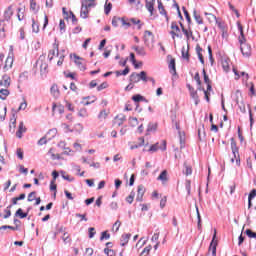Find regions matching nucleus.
Here are the masks:
<instances>
[{"label":"nucleus","instance_id":"nucleus-1","mask_svg":"<svg viewBox=\"0 0 256 256\" xmlns=\"http://www.w3.org/2000/svg\"><path fill=\"white\" fill-rule=\"evenodd\" d=\"M81 3L80 17H82V19H87L91 7H95V0H82Z\"/></svg>","mask_w":256,"mask_h":256},{"label":"nucleus","instance_id":"nucleus-2","mask_svg":"<svg viewBox=\"0 0 256 256\" xmlns=\"http://www.w3.org/2000/svg\"><path fill=\"white\" fill-rule=\"evenodd\" d=\"M120 23L121 26L124 27V29H129L131 25H138V29H141L143 27V24H141V20L137 18L121 17Z\"/></svg>","mask_w":256,"mask_h":256},{"label":"nucleus","instance_id":"nucleus-3","mask_svg":"<svg viewBox=\"0 0 256 256\" xmlns=\"http://www.w3.org/2000/svg\"><path fill=\"white\" fill-rule=\"evenodd\" d=\"M143 41L148 49H153V47H155V35L153 32L149 30L144 31Z\"/></svg>","mask_w":256,"mask_h":256},{"label":"nucleus","instance_id":"nucleus-4","mask_svg":"<svg viewBox=\"0 0 256 256\" xmlns=\"http://www.w3.org/2000/svg\"><path fill=\"white\" fill-rule=\"evenodd\" d=\"M37 65L40 66L41 75H47L49 71V64H47V60L45 55H41L37 60Z\"/></svg>","mask_w":256,"mask_h":256},{"label":"nucleus","instance_id":"nucleus-5","mask_svg":"<svg viewBox=\"0 0 256 256\" xmlns=\"http://www.w3.org/2000/svg\"><path fill=\"white\" fill-rule=\"evenodd\" d=\"M231 150L234 155V158L236 159V165L238 167H241V158L239 157V148L237 147V142L235 141V138H231Z\"/></svg>","mask_w":256,"mask_h":256},{"label":"nucleus","instance_id":"nucleus-6","mask_svg":"<svg viewBox=\"0 0 256 256\" xmlns=\"http://www.w3.org/2000/svg\"><path fill=\"white\" fill-rule=\"evenodd\" d=\"M240 51L243 57H251V45L247 41L240 42Z\"/></svg>","mask_w":256,"mask_h":256},{"label":"nucleus","instance_id":"nucleus-7","mask_svg":"<svg viewBox=\"0 0 256 256\" xmlns=\"http://www.w3.org/2000/svg\"><path fill=\"white\" fill-rule=\"evenodd\" d=\"M161 143L162 146H159V143L151 145L148 151L150 153H156V151H159V149H161L162 151H167V140H162Z\"/></svg>","mask_w":256,"mask_h":256},{"label":"nucleus","instance_id":"nucleus-8","mask_svg":"<svg viewBox=\"0 0 256 256\" xmlns=\"http://www.w3.org/2000/svg\"><path fill=\"white\" fill-rule=\"evenodd\" d=\"M170 29V35L172 36V39L181 37V29L179 28V25H177V22H172Z\"/></svg>","mask_w":256,"mask_h":256},{"label":"nucleus","instance_id":"nucleus-9","mask_svg":"<svg viewBox=\"0 0 256 256\" xmlns=\"http://www.w3.org/2000/svg\"><path fill=\"white\" fill-rule=\"evenodd\" d=\"M55 56H59V43L58 42H54L52 45V49H50L48 52L49 61H53Z\"/></svg>","mask_w":256,"mask_h":256},{"label":"nucleus","instance_id":"nucleus-10","mask_svg":"<svg viewBox=\"0 0 256 256\" xmlns=\"http://www.w3.org/2000/svg\"><path fill=\"white\" fill-rule=\"evenodd\" d=\"M74 63L80 69V71H85L87 69V65L85 64V59L79 57L78 55L74 54Z\"/></svg>","mask_w":256,"mask_h":256},{"label":"nucleus","instance_id":"nucleus-11","mask_svg":"<svg viewBox=\"0 0 256 256\" xmlns=\"http://www.w3.org/2000/svg\"><path fill=\"white\" fill-rule=\"evenodd\" d=\"M215 239H217V230H214L213 239L209 247V251L212 252V256H217V241H215Z\"/></svg>","mask_w":256,"mask_h":256},{"label":"nucleus","instance_id":"nucleus-12","mask_svg":"<svg viewBox=\"0 0 256 256\" xmlns=\"http://www.w3.org/2000/svg\"><path fill=\"white\" fill-rule=\"evenodd\" d=\"M13 61H14L13 56L8 55L5 60L4 66L2 68L4 73H7V71L13 68Z\"/></svg>","mask_w":256,"mask_h":256},{"label":"nucleus","instance_id":"nucleus-13","mask_svg":"<svg viewBox=\"0 0 256 256\" xmlns=\"http://www.w3.org/2000/svg\"><path fill=\"white\" fill-rule=\"evenodd\" d=\"M0 87H4L5 89H9L11 87V77L7 74H4L2 76V79L0 80Z\"/></svg>","mask_w":256,"mask_h":256},{"label":"nucleus","instance_id":"nucleus-14","mask_svg":"<svg viewBox=\"0 0 256 256\" xmlns=\"http://www.w3.org/2000/svg\"><path fill=\"white\" fill-rule=\"evenodd\" d=\"M111 114V110L110 109H102L99 113H98V120L103 123V121H107V117H109V115Z\"/></svg>","mask_w":256,"mask_h":256},{"label":"nucleus","instance_id":"nucleus-15","mask_svg":"<svg viewBox=\"0 0 256 256\" xmlns=\"http://www.w3.org/2000/svg\"><path fill=\"white\" fill-rule=\"evenodd\" d=\"M23 133H27V127L23 122L19 123L18 130L16 131V137L18 139H23Z\"/></svg>","mask_w":256,"mask_h":256},{"label":"nucleus","instance_id":"nucleus-16","mask_svg":"<svg viewBox=\"0 0 256 256\" xmlns=\"http://www.w3.org/2000/svg\"><path fill=\"white\" fill-rule=\"evenodd\" d=\"M125 121H127V117L124 116V114H118L115 118H114V125H117V127H121V125H123L125 123Z\"/></svg>","mask_w":256,"mask_h":256},{"label":"nucleus","instance_id":"nucleus-17","mask_svg":"<svg viewBox=\"0 0 256 256\" xmlns=\"http://www.w3.org/2000/svg\"><path fill=\"white\" fill-rule=\"evenodd\" d=\"M169 63H168V67L170 69V73L172 75H177V68L175 66V58H173V56H168Z\"/></svg>","mask_w":256,"mask_h":256},{"label":"nucleus","instance_id":"nucleus-18","mask_svg":"<svg viewBox=\"0 0 256 256\" xmlns=\"http://www.w3.org/2000/svg\"><path fill=\"white\" fill-rule=\"evenodd\" d=\"M237 27H238V31L240 33V35L238 37V41H239V43H245V41H247V39L245 38V32L243 31V25L241 24V22H237Z\"/></svg>","mask_w":256,"mask_h":256},{"label":"nucleus","instance_id":"nucleus-19","mask_svg":"<svg viewBox=\"0 0 256 256\" xmlns=\"http://www.w3.org/2000/svg\"><path fill=\"white\" fill-rule=\"evenodd\" d=\"M50 93L55 99H59L61 96V90H59V86L57 84H53L50 88Z\"/></svg>","mask_w":256,"mask_h":256},{"label":"nucleus","instance_id":"nucleus-20","mask_svg":"<svg viewBox=\"0 0 256 256\" xmlns=\"http://www.w3.org/2000/svg\"><path fill=\"white\" fill-rule=\"evenodd\" d=\"M58 232L62 233V240L66 245L71 243V235L65 232V228L61 227Z\"/></svg>","mask_w":256,"mask_h":256},{"label":"nucleus","instance_id":"nucleus-21","mask_svg":"<svg viewBox=\"0 0 256 256\" xmlns=\"http://www.w3.org/2000/svg\"><path fill=\"white\" fill-rule=\"evenodd\" d=\"M145 7L150 15L153 16V11H155V0H145Z\"/></svg>","mask_w":256,"mask_h":256},{"label":"nucleus","instance_id":"nucleus-22","mask_svg":"<svg viewBox=\"0 0 256 256\" xmlns=\"http://www.w3.org/2000/svg\"><path fill=\"white\" fill-rule=\"evenodd\" d=\"M145 195V186L139 185L137 188V196H136V201H143V196Z\"/></svg>","mask_w":256,"mask_h":256},{"label":"nucleus","instance_id":"nucleus-23","mask_svg":"<svg viewBox=\"0 0 256 256\" xmlns=\"http://www.w3.org/2000/svg\"><path fill=\"white\" fill-rule=\"evenodd\" d=\"M221 63L223 71H225V73H229V71L231 70V67L229 65V63H231V60L229 58H222Z\"/></svg>","mask_w":256,"mask_h":256},{"label":"nucleus","instance_id":"nucleus-24","mask_svg":"<svg viewBox=\"0 0 256 256\" xmlns=\"http://www.w3.org/2000/svg\"><path fill=\"white\" fill-rule=\"evenodd\" d=\"M196 54L198 55V59L202 65H205V58H203V48L201 45H196Z\"/></svg>","mask_w":256,"mask_h":256},{"label":"nucleus","instance_id":"nucleus-25","mask_svg":"<svg viewBox=\"0 0 256 256\" xmlns=\"http://www.w3.org/2000/svg\"><path fill=\"white\" fill-rule=\"evenodd\" d=\"M13 5L8 6L4 11V19L9 21L13 17Z\"/></svg>","mask_w":256,"mask_h":256},{"label":"nucleus","instance_id":"nucleus-26","mask_svg":"<svg viewBox=\"0 0 256 256\" xmlns=\"http://www.w3.org/2000/svg\"><path fill=\"white\" fill-rule=\"evenodd\" d=\"M52 111H53V113H55V111H57L58 113L62 114V113H65V107L63 106V104L53 103Z\"/></svg>","mask_w":256,"mask_h":256},{"label":"nucleus","instance_id":"nucleus-27","mask_svg":"<svg viewBox=\"0 0 256 256\" xmlns=\"http://www.w3.org/2000/svg\"><path fill=\"white\" fill-rule=\"evenodd\" d=\"M181 53H182V59H185V61H187L189 63V61H190L189 45L186 46V47L183 46L182 50H181Z\"/></svg>","mask_w":256,"mask_h":256},{"label":"nucleus","instance_id":"nucleus-28","mask_svg":"<svg viewBox=\"0 0 256 256\" xmlns=\"http://www.w3.org/2000/svg\"><path fill=\"white\" fill-rule=\"evenodd\" d=\"M40 9L41 7L39 6V4H37V0H30V10L33 13H39Z\"/></svg>","mask_w":256,"mask_h":256},{"label":"nucleus","instance_id":"nucleus-29","mask_svg":"<svg viewBox=\"0 0 256 256\" xmlns=\"http://www.w3.org/2000/svg\"><path fill=\"white\" fill-rule=\"evenodd\" d=\"M180 27H181L182 32L184 33L187 41H189V39H191V37H193V31H191V28L186 29L185 26H183V24H180Z\"/></svg>","mask_w":256,"mask_h":256},{"label":"nucleus","instance_id":"nucleus-30","mask_svg":"<svg viewBox=\"0 0 256 256\" xmlns=\"http://www.w3.org/2000/svg\"><path fill=\"white\" fill-rule=\"evenodd\" d=\"M7 38V28L5 25V22L0 23V39H6Z\"/></svg>","mask_w":256,"mask_h":256},{"label":"nucleus","instance_id":"nucleus-31","mask_svg":"<svg viewBox=\"0 0 256 256\" xmlns=\"http://www.w3.org/2000/svg\"><path fill=\"white\" fill-rule=\"evenodd\" d=\"M158 11L160 15H163L167 20L169 19V17L167 16V10H165V6H163V2H161L160 0H158Z\"/></svg>","mask_w":256,"mask_h":256},{"label":"nucleus","instance_id":"nucleus-32","mask_svg":"<svg viewBox=\"0 0 256 256\" xmlns=\"http://www.w3.org/2000/svg\"><path fill=\"white\" fill-rule=\"evenodd\" d=\"M183 173H184V175H186V177H189V175H193V167H191V165L187 164V162H184Z\"/></svg>","mask_w":256,"mask_h":256},{"label":"nucleus","instance_id":"nucleus-33","mask_svg":"<svg viewBox=\"0 0 256 256\" xmlns=\"http://www.w3.org/2000/svg\"><path fill=\"white\" fill-rule=\"evenodd\" d=\"M5 117H7V106L0 105V121H5Z\"/></svg>","mask_w":256,"mask_h":256},{"label":"nucleus","instance_id":"nucleus-34","mask_svg":"<svg viewBox=\"0 0 256 256\" xmlns=\"http://www.w3.org/2000/svg\"><path fill=\"white\" fill-rule=\"evenodd\" d=\"M157 180L162 181V183H167V181H169V178L167 177V170L162 171Z\"/></svg>","mask_w":256,"mask_h":256},{"label":"nucleus","instance_id":"nucleus-35","mask_svg":"<svg viewBox=\"0 0 256 256\" xmlns=\"http://www.w3.org/2000/svg\"><path fill=\"white\" fill-rule=\"evenodd\" d=\"M133 49L137 53V55H141L142 57H145V55H147L144 47L134 46Z\"/></svg>","mask_w":256,"mask_h":256},{"label":"nucleus","instance_id":"nucleus-36","mask_svg":"<svg viewBox=\"0 0 256 256\" xmlns=\"http://www.w3.org/2000/svg\"><path fill=\"white\" fill-rule=\"evenodd\" d=\"M129 239H131V234L122 235L120 245L122 247H125V245H127V243H129Z\"/></svg>","mask_w":256,"mask_h":256},{"label":"nucleus","instance_id":"nucleus-37","mask_svg":"<svg viewBox=\"0 0 256 256\" xmlns=\"http://www.w3.org/2000/svg\"><path fill=\"white\" fill-rule=\"evenodd\" d=\"M187 87H188V89H189V91H190V95H191V98L192 99H199V95L197 94V92H196V90H195V88H193L191 85H187Z\"/></svg>","mask_w":256,"mask_h":256},{"label":"nucleus","instance_id":"nucleus-38","mask_svg":"<svg viewBox=\"0 0 256 256\" xmlns=\"http://www.w3.org/2000/svg\"><path fill=\"white\" fill-rule=\"evenodd\" d=\"M9 90L7 88L5 89H1L0 90V99H2V101H5V99H7V97H9Z\"/></svg>","mask_w":256,"mask_h":256},{"label":"nucleus","instance_id":"nucleus-39","mask_svg":"<svg viewBox=\"0 0 256 256\" xmlns=\"http://www.w3.org/2000/svg\"><path fill=\"white\" fill-rule=\"evenodd\" d=\"M140 81V78H139V73H136V72H133L131 75H130V83H139Z\"/></svg>","mask_w":256,"mask_h":256},{"label":"nucleus","instance_id":"nucleus-40","mask_svg":"<svg viewBox=\"0 0 256 256\" xmlns=\"http://www.w3.org/2000/svg\"><path fill=\"white\" fill-rule=\"evenodd\" d=\"M17 11L18 21H23V19H25V8H18Z\"/></svg>","mask_w":256,"mask_h":256},{"label":"nucleus","instance_id":"nucleus-41","mask_svg":"<svg viewBox=\"0 0 256 256\" xmlns=\"http://www.w3.org/2000/svg\"><path fill=\"white\" fill-rule=\"evenodd\" d=\"M46 135L48 136V139L51 141V139H54V137H57V129L56 128H53V129H50Z\"/></svg>","mask_w":256,"mask_h":256},{"label":"nucleus","instance_id":"nucleus-42","mask_svg":"<svg viewBox=\"0 0 256 256\" xmlns=\"http://www.w3.org/2000/svg\"><path fill=\"white\" fill-rule=\"evenodd\" d=\"M25 197H26L25 193H22L18 197L12 198V204L11 205L12 206L17 205L18 201H23V199H25Z\"/></svg>","mask_w":256,"mask_h":256},{"label":"nucleus","instance_id":"nucleus-43","mask_svg":"<svg viewBox=\"0 0 256 256\" xmlns=\"http://www.w3.org/2000/svg\"><path fill=\"white\" fill-rule=\"evenodd\" d=\"M138 77L140 81H144V83H147V81H149V78L147 77V72L145 71H141L140 73H138Z\"/></svg>","mask_w":256,"mask_h":256},{"label":"nucleus","instance_id":"nucleus-44","mask_svg":"<svg viewBox=\"0 0 256 256\" xmlns=\"http://www.w3.org/2000/svg\"><path fill=\"white\" fill-rule=\"evenodd\" d=\"M28 213H24L23 209L19 208L16 213L15 216L19 217L20 219H25L27 217Z\"/></svg>","mask_w":256,"mask_h":256},{"label":"nucleus","instance_id":"nucleus-45","mask_svg":"<svg viewBox=\"0 0 256 256\" xmlns=\"http://www.w3.org/2000/svg\"><path fill=\"white\" fill-rule=\"evenodd\" d=\"M194 19L195 21L198 23V25H203V18L201 17V15L197 14V11L194 10Z\"/></svg>","mask_w":256,"mask_h":256},{"label":"nucleus","instance_id":"nucleus-46","mask_svg":"<svg viewBox=\"0 0 256 256\" xmlns=\"http://www.w3.org/2000/svg\"><path fill=\"white\" fill-rule=\"evenodd\" d=\"M151 249H153L151 245L146 246L141 252L140 256H148L149 253H151Z\"/></svg>","mask_w":256,"mask_h":256},{"label":"nucleus","instance_id":"nucleus-47","mask_svg":"<svg viewBox=\"0 0 256 256\" xmlns=\"http://www.w3.org/2000/svg\"><path fill=\"white\" fill-rule=\"evenodd\" d=\"M32 31L33 33H39V23L32 19Z\"/></svg>","mask_w":256,"mask_h":256},{"label":"nucleus","instance_id":"nucleus-48","mask_svg":"<svg viewBox=\"0 0 256 256\" xmlns=\"http://www.w3.org/2000/svg\"><path fill=\"white\" fill-rule=\"evenodd\" d=\"M50 191H54V197H57V184H55V180H52L50 183Z\"/></svg>","mask_w":256,"mask_h":256},{"label":"nucleus","instance_id":"nucleus-49","mask_svg":"<svg viewBox=\"0 0 256 256\" xmlns=\"http://www.w3.org/2000/svg\"><path fill=\"white\" fill-rule=\"evenodd\" d=\"M119 23H121V17L114 16L112 18L113 27H119Z\"/></svg>","mask_w":256,"mask_h":256},{"label":"nucleus","instance_id":"nucleus-50","mask_svg":"<svg viewBox=\"0 0 256 256\" xmlns=\"http://www.w3.org/2000/svg\"><path fill=\"white\" fill-rule=\"evenodd\" d=\"M129 123H130L131 127H137L139 125V120H137V118H135V117H130Z\"/></svg>","mask_w":256,"mask_h":256},{"label":"nucleus","instance_id":"nucleus-51","mask_svg":"<svg viewBox=\"0 0 256 256\" xmlns=\"http://www.w3.org/2000/svg\"><path fill=\"white\" fill-rule=\"evenodd\" d=\"M48 141H51L47 135H45L44 137H42L39 141H38V145H47Z\"/></svg>","mask_w":256,"mask_h":256},{"label":"nucleus","instance_id":"nucleus-52","mask_svg":"<svg viewBox=\"0 0 256 256\" xmlns=\"http://www.w3.org/2000/svg\"><path fill=\"white\" fill-rule=\"evenodd\" d=\"M11 207H13V205H9L7 209L4 210L5 215L3 216V219H9V216L11 215Z\"/></svg>","mask_w":256,"mask_h":256},{"label":"nucleus","instance_id":"nucleus-53","mask_svg":"<svg viewBox=\"0 0 256 256\" xmlns=\"http://www.w3.org/2000/svg\"><path fill=\"white\" fill-rule=\"evenodd\" d=\"M48 155H50L51 159H53V161L60 159L59 154H55V152H53V149H50L48 151Z\"/></svg>","mask_w":256,"mask_h":256},{"label":"nucleus","instance_id":"nucleus-54","mask_svg":"<svg viewBox=\"0 0 256 256\" xmlns=\"http://www.w3.org/2000/svg\"><path fill=\"white\" fill-rule=\"evenodd\" d=\"M111 9H113V4L111 3H106L105 4V8H104V11H105V14L106 15H109V13H111Z\"/></svg>","mask_w":256,"mask_h":256},{"label":"nucleus","instance_id":"nucleus-55","mask_svg":"<svg viewBox=\"0 0 256 256\" xmlns=\"http://www.w3.org/2000/svg\"><path fill=\"white\" fill-rule=\"evenodd\" d=\"M104 253L107 256H116L117 255L113 249H109V248H105Z\"/></svg>","mask_w":256,"mask_h":256},{"label":"nucleus","instance_id":"nucleus-56","mask_svg":"<svg viewBox=\"0 0 256 256\" xmlns=\"http://www.w3.org/2000/svg\"><path fill=\"white\" fill-rule=\"evenodd\" d=\"M15 127H17V119L14 117L11 119L10 131H15Z\"/></svg>","mask_w":256,"mask_h":256},{"label":"nucleus","instance_id":"nucleus-57","mask_svg":"<svg viewBox=\"0 0 256 256\" xmlns=\"http://www.w3.org/2000/svg\"><path fill=\"white\" fill-rule=\"evenodd\" d=\"M134 199H135V192H131L130 195L128 197H126V201L130 205H131V203H133Z\"/></svg>","mask_w":256,"mask_h":256},{"label":"nucleus","instance_id":"nucleus-58","mask_svg":"<svg viewBox=\"0 0 256 256\" xmlns=\"http://www.w3.org/2000/svg\"><path fill=\"white\" fill-rule=\"evenodd\" d=\"M246 235H248L250 239H256V233L253 232L251 229L246 230Z\"/></svg>","mask_w":256,"mask_h":256},{"label":"nucleus","instance_id":"nucleus-59","mask_svg":"<svg viewBox=\"0 0 256 256\" xmlns=\"http://www.w3.org/2000/svg\"><path fill=\"white\" fill-rule=\"evenodd\" d=\"M16 155H17L18 159L23 160V158H24V152H23V149H21V148H17V150H16Z\"/></svg>","mask_w":256,"mask_h":256},{"label":"nucleus","instance_id":"nucleus-60","mask_svg":"<svg viewBox=\"0 0 256 256\" xmlns=\"http://www.w3.org/2000/svg\"><path fill=\"white\" fill-rule=\"evenodd\" d=\"M26 109H27V100H23V102L20 103L18 111H25Z\"/></svg>","mask_w":256,"mask_h":256},{"label":"nucleus","instance_id":"nucleus-61","mask_svg":"<svg viewBox=\"0 0 256 256\" xmlns=\"http://www.w3.org/2000/svg\"><path fill=\"white\" fill-rule=\"evenodd\" d=\"M67 26L65 25V20H60V23H59V29L61 31V33H65V28Z\"/></svg>","mask_w":256,"mask_h":256},{"label":"nucleus","instance_id":"nucleus-62","mask_svg":"<svg viewBox=\"0 0 256 256\" xmlns=\"http://www.w3.org/2000/svg\"><path fill=\"white\" fill-rule=\"evenodd\" d=\"M119 227H121V221L117 220L112 227V231H119Z\"/></svg>","mask_w":256,"mask_h":256},{"label":"nucleus","instance_id":"nucleus-63","mask_svg":"<svg viewBox=\"0 0 256 256\" xmlns=\"http://www.w3.org/2000/svg\"><path fill=\"white\" fill-rule=\"evenodd\" d=\"M78 115H79V117H87V115H88L87 109H85V108L80 109L78 112Z\"/></svg>","mask_w":256,"mask_h":256},{"label":"nucleus","instance_id":"nucleus-64","mask_svg":"<svg viewBox=\"0 0 256 256\" xmlns=\"http://www.w3.org/2000/svg\"><path fill=\"white\" fill-rule=\"evenodd\" d=\"M93 252H94L93 248H86L85 249V255L86 256H93Z\"/></svg>","mask_w":256,"mask_h":256}]
</instances>
